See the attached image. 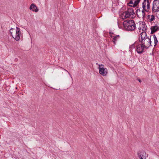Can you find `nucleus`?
Wrapping results in <instances>:
<instances>
[{"label": "nucleus", "instance_id": "1", "mask_svg": "<svg viewBox=\"0 0 159 159\" xmlns=\"http://www.w3.org/2000/svg\"><path fill=\"white\" fill-rule=\"evenodd\" d=\"M140 37V41L145 48H147L152 45L151 38L147 36L146 32H141Z\"/></svg>", "mask_w": 159, "mask_h": 159}, {"label": "nucleus", "instance_id": "2", "mask_svg": "<svg viewBox=\"0 0 159 159\" xmlns=\"http://www.w3.org/2000/svg\"><path fill=\"white\" fill-rule=\"evenodd\" d=\"M123 24L125 28L127 30L132 31L136 28L134 22L132 20L125 21Z\"/></svg>", "mask_w": 159, "mask_h": 159}, {"label": "nucleus", "instance_id": "3", "mask_svg": "<svg viewBox=\"0 0 159 159\" xmlns=\"http://www.w3.org/2000/svg\"><path fill=\"white\" fill-rule=\"evenodd\" d=\"M10 32L14 39L17 41L20 40L21 34L20 28L17 27L16 29L11 28L10 30Z\"/></svg>", "mask_w": 159, "mask_h": 159}, {"label": "nucleus", "instance_id": "4", "mask_svg": "<svg viewBox=\"0 0 159 159\" xmlns=\"http://www.w3.org/2000/svg\"><path fill=\"white\" fill-rule=\"evenodd\" d=\"M135 16V13L133 8L130 7L128 8L127 11L123 12L122 15V17L123 19H125L127 18H133Z\"/></svg>", "mask_w": 159, "mask_h": 159}, {"label": "nucleus", "instance_id": "5", "mask_svg": "<svg viewBox=\"0 0 159 159\" xmlns=\"http://www.w3.org/2000/svg\"><path fill=\"white\" fill-rule=\"evenodd\" d=\"M99 66V73L103 76H106L108 74V70L105 68L104 66L102 64H98Z\"/></svg>", "mask_w": 159, "mask_h": 159}, {"label": "nucleus", "instance_id": "6", "mask_svg": "<svg viewBox=\"0 0 159 159\" xmlns=\"http://www.w3.org/2000/svg\"><path fill=\"white\" fill-rule=\"evenodd\" d=\"M151 2V0H144L142 3L143 9L147 12L148 11L150 8V5Z\"/></svg>", "mask_w": 159, "mask_h": 159}, {"label": "nucleus", "instance_id": "7", "mask_svg": "<svg viewBox=\"0 0 159 159\" xmlns=\"http://www.w3.org/2000/svg\"><path fill=\"white\" fill-rule=\"evenodd\" d=\"M159 11V1L154 0L152 3V12L155 13Z\"/></svg>", "mask_w": 159, "mask_h": 159}, {"label": "nucleus", "instance_id": "8", "mask_svg": "<svg viewBox=\"0 0 159 159\" xmlns=\"http://www.w3.org/2000/svg\"><path fill=\"white\" fill-rule=\"evenodd\" d=\"M147 28V25L144 22L140 21L139 22L138 29L140 33L141 30L142 31L141 32H146Z\"/></svg>", "mask_w": 159, "mask_h": 159}, {"label": "nucleus", "instance_id": "9", "mask_svg": "<svg viewBox=\"0 0 159 159\" xmlns=\"http://www.w3.org/2000/svg\"><path fill=\"white\" fill-rule=\"evenodd\" d=\"M145 11L143 9L142 10H140L139 9H137L136 11L137 16L140 18H142L144 19L146 15Z\"/></svg>", "mask_w": 159, "mask_h": 159}, {"label": "nucleus", "instance_id": "10", "mask_svg": "<svg viewBox=\"0 0 159 159\" xmlns=\"http://www.w3.org/2000/svg\"><path fill=\"white\" fill-rule=\"evenodd\" d=\"M110 36L112 38V41L114 44H116V43L119 41L120 40V38L119 35L110 34Z\"/></svg>", "mask_w": 159, "mask_h": 159}, {"label": "nucleus", "instance_id": "11", "mask_svg": "<svg viewBox=\"0 0 159 159\" xmlns=\"http://www.w3.org/2000/svg\"><path fill=\"white\" fill-rule=\"evenodd\" d=\"M134 45L135 46L136 45V51L137 52L139 53H142L143 52L144 48H145L142 44H141L137 45L136 43H135L134 44Z\"/></svg>", "mask_w": 159, "mask_h": 159}, {"label": "nucleus", "instance_id": "12", "mask_svg": "<svg viewBox=\"0 0 159 159\" xmlns=\"http://www.w3.org/2000/svg\"><path fill=\"white\" fill-rule=\"evenodd\" d=\"M151 38V39H152V45L151 46H153L154 47H155L157 44L158 43V40L157 39L155 35L150 36V38Z\"/></svg>", "mask_w": 159, "mask_h": 159}, {"label": "nucleus", "instance_id": "13", "mask_svg": "<svg viewBox=\"0 0 159 159\" xmlns=\"http://www.w3.org/2000/svg\"><path fill=\"white\" fill-rule=\"evenodd\" d=\"M139 159H146L147 154L144 151L138 153Z\"/></svg>", "mask_w": 159, "mask_h": 159}, {"label": "nucleus", "instance_id": "14", "mask_svg": "<svg viewBox=\"0 0 159 159\" xmlns=\"http://www.w3.org/2000/svg\"><path fill=\"white\" fill-rule=\"evenodd\" d=\"M150 29L151 30V34H153L159 30V26L156 24L155 25L152 26L150 28Z\"/></svg>", "mask_w": 159, "mask_h": 159}, {"label": "nucleus", "instance_id": "15", "mask_svg": "<svg viewBox=\"0 0 159 159\" xmlns=\"http://www.w3.org/2000/svg\"><path fill=\"white\" fill-rule=\"evenodd\" d=\"M29 8L34 12H37L39 11V9L34 3H32L30 5Z\"/></svg>", "mask_w": 159, "mask_h": 159}, {"label": "nucleus", "instance_id": "16", "mask_svg": "<svg viewBox=\"0 0 159 159\" xmlns=\"http://www.w3.org/2000/svg\"><path fill=\"white\" fill-rule=\"evenodd\" d=\"M155 19V16L154 15H148V20L149 22H152Z\"/></svg>", "mask_w": 159, "mask_h": 159}, {"label": "nucleus", "instance_id": "17", "mask_svg": "<svg viewBox=\"0 0 159 159\" xmlns=\"http://www.w3.org/2000/svg\"><path fill=\"white\" fill-rule=\"evenodd\" d=\"M139 2V1H137V2L136 3L135 2V4H134L133 1H130L129 2V6H130L131 7H132V6L134 7V6H135V5H136Z\"/></svg>", "mask_w": 159, "mask_h": 159}, {"label": "nucleus", "instance_id": "18", "mask_svg": "<svg viewBox=\"0 0 159 159\" xmlns=\"http://www.w3.org/2000/svg\"><path fill=\"white\" fill-rule=\"evenodd\" d=\"M64 70L65 71H67V72H68V71L67 70H65V69H64Z\"/></svg>", "mask_w": 159, "mask_h": 159}, {"label": "nucleus", "instance_id": "19", "mask_svg": "<svg viewBox=\"0 0 159 159\" xmlns=\"http://www.w3.org/2000/svg\"><path fill=\"white\" fill-rule=\"evenodd\" d=\"M139 81L140 82V81H141L140 80H139Z\"/></svg>", "mask_w": 159, "mask_h": 159}]
</instances>
